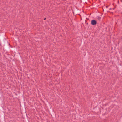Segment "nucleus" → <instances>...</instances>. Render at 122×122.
I'll return each instance as SVG.
<instances>
[{
    "instance_id": "obj_1",
    "label": "nucleus",
    "mask_w": 122,
    "mask_h": 122,
    "mask_svg": "<svg viewBox=\"0 0 122 122\" xmlns=\"http://www.w3.org/2000/svg\"><path fill=\"white\" fill-rule=\"evenodd\" d=\"M91 24L93 25H95L96 24L97 22L96 21L94 20H92L91 21Z\"/></svg>"
},
{
    "instance_id": "obj_2",
    "label": "nucleus",
    "mask_w": 122,
    "mask_h": 122,
    "mask_svg": "<svg viewBox=\"0 0 122 122\" xmlns=\"http://www.w3.org/2000/svg\"><path fill=\"white\" fill-rule=\"evenodd\" d=\"M46 19V18H44V20H45Z\"/></svg>"
}]
</instances>
